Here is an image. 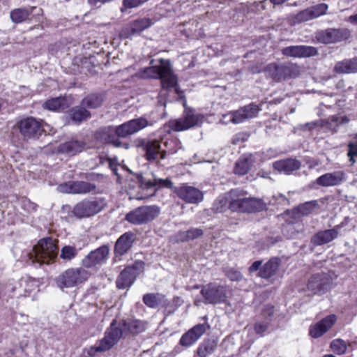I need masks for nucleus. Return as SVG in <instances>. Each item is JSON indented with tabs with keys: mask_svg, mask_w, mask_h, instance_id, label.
Returning a JSON list of instances; mask_svg holds the SVG:
<instances>
[{
	"mask_svg": "<svg viewBox=\"0 0 357 357\" xmlns=\"http://www.w3.org/2000/svg\"><path fill=\"white\" fill-rule=\"evenodd\" d=\"M354 73H357V58L351 59Z\"/></svg>",
	"mask_w": 357,
	"mask_h": 357,
	"instance_id": "obj_57",
	"label": "nucleus"
},
{
	"mask_svg": "<svg viewBox=\"0 0 357 357\" xmlns=\"http://www.w3.org/2000/svg\"><path fill=\"white\" fill-rule=\"evenodd\" d=\"M38 286V282L33 278L26 276L19 281V287H15L17 290L19 296H26L28 294L34 291Z\"/></svg>",
	"mask_w": 357,
	"mask_h": 357,
	"instance_id": "obj_27",
	"label": "nucleus"
},
{
	"mask_svg": "<svg viewBox=\"0 0 357 357\" xmlns=\"http://www.w3.org/2000/svg\"><path fill=\"white\" fill-rule=\"evenodd\" d=\"M45 127H49V125L33 117L22 119L19 123L20 132L26 139L38 138L43 132H46Z\"/></svg>",
	"mask_w": 357,
	"mask_h": 357,
	"instance_id": "obj_11",
	"label": "nucleus"
},
{
	"mask_svg": "<svg viewBox=\"0 0 357 357\" xmlns=\"http://www.w3.org/2000/svg\"><path fill=\"white\" fill-rule=\"evenodd\" d=\"M254 162L253 156L251 154L243 155L235 163L234 172L236 174L243 176L246 174Z\"/></svg>",
	"mask_w": 357,
	"mask_h": 357,
	"instance_id": "obj_28",
	"label": "nucleus"
},
{
	"mask_svg": "<svg viewBox=\"0 0 357 357\" xmlns=\"http://www.w3.org/2000/svg\"><path fill=\"white\" fill-rule=\"evenodd\" d=\"M229 209L232 211L252 213L266 208V204L261 199L247 197V193L238 189L230 191Z\"/></svg>",
	"mask_w": 357,
	"mask_h": 357,
	"instance_id": "obj_3",
	"label": "nucleus"
},
{
	"mask_svg": "<svg viewBox=\"0 0 357 357\" xmlns=\"http://www.w3.org/2000/svg\"><path fill=\"white\" fill-rule=\"evenodd\" d=\"M174 192L188 204H197L202 202L204 199L203 192L200 190L187 184H182L181 186L174 188Z\"/></svg>",
	"mask_w": 357,
	"mask_h": 357,
	"instance_id": "obj_17",
	"label": "nucleus"
},
{
	"mask_svg": "<svg viewBox=\"0 0 357 357\" xmlns=\"http://www.w3.org/2000/svg\"><path fill=\"white\" fill-rule=\"evenodd\" d=\"M135 241V234L130 231L126 232L116 241L114 246L116 256H123L131 248Z\"/></svg>",
	"mask_w": 357,
	"mask_h": 357,
	"instance_id": "obj_25",
	"label": "nucleus"
},
{
	"mask_svg": "<svg viewBox=\"0 0 357 357\" xmlns=\"http://www.w3.org/2000/svg\"><path fill=\"white\" fill-rule=\"evenodd\" d=\"M328 5L326 3H319L310 7L313 18H317L324 15L328 10Z\"/></svg>",
	"mask_w": 357,
	"mask_h": 357,
	"instance_id": "obj_47",
	"label": "nucleus"
},
{
	"mask_svg": "<svg viewBox=\"0 0 357 357\" xmlns=\"http://www.w3.org/2000/svg\"><path fill=\"white\" fill-rule=\"evenodd\" d=\"M138 263H135V265H133L132 266H135V268L137 269V267H136V265H137Z\"/></svg>",
	"mask_w": 357,
	"mask_h": 357,
	"instance_id": "obj_64",
	"label": "nucleus"
},
{
	"mask_svg": "<svg viewBox=\"0 0 357 357\" xmlns=\"http://www.w3.org/2000/svg\"><path fill=\"white\" fill-rule=\"evenodd\" d=\"M151 25L149 19L143 18L132 22L130 25V29L132 34H137Z\"/></svg>",
	"mask_w": 357,
	"mask_h": 357,
	"instance_id": "obj_39",
	"label": "nucleus"
},
{
	"mask_svg": "<svg viewBox=\"0 0 357 357\" xmlns=\"http://www.w3.org/2000/svg\"><path fill=\"white\" fill-rule=\"evenodd\" d=\"M323 357H335V356H334L333 355L330 354V355H324Z\"/></svg>",
	"mask_w": 357,
	"mask_h": 357,
	"instance_id": "obj_59",
	"label": "nucleus"
},
{
	"mask_svg": "<svg viewBox=\"0 0 357 357\" xmlns=\"http://www.w3.org/2000/svg\"><path fill=\"white\" fill-rule=\"evenodd\" d=\"M266 310V312H264V314H267L269 317L273 314V307L272 306H267Z\"/></svg>",
	"mask_w": 357,
	"mask_h": 357,
	"instance_id": "obj_58",
	"label": "nucleus"
},
{
	"mask_svg": "<svg viewBox=\"0 0 357 357\" xmlns=\"http://www.w3.org/2000/svg\"><path fill=\"white\" fill-rule=\"evenodd\" d=\"M312 19L314 18L310 9V8H307V9H305L295 15L292 18V22L294 24H300Z\"/></svg>",
	"mask_w": 357,
	"mask_h": 357,
	"instance_id": "obj_44",
	"label": "nucleus"
},
{
	"mask_svg": "<svg viewBox=\"0 0 357 357\" xmlns=\"http://www.w3.org/2000/svg\"><path fill=\"white\" fill-rule=\"evenodd\" d=\"M137 146L145 153V158L149 161L164 159L167 152L173 154L177 152L176 149L162 150L160 141L158 139H143L139 141Z\"/></svg>",
	"mask_w": 357,
	"mask_h": 357,
	"instance_id": "obj_9",
	"label": "nucleus"
},
{
	"mask_svg": "<svg viewBox=\"0 0 357 357\" xmlns=\"http://www.w3.org/2000/svg\"><path fill=\"white\" fill-rule=\"evenodd\" d=\"M148 0H123V4L126 8H132L140 6Z\"/></svg>",
	"mask_w": 357,
	"mask_h": 357,
	"instance_id": "obj_53",
	"label": "nucleus"
},
{
	"mask_svg": "<svg viewBox=\"0 0 357 357\" xmlns=\"http://www.w3.org/2000/svg\"><path fill=\"white\" fill-rule=\"evenodd\" d=\"M347 180L346 173L343 171H335L324 174L316 179V183L322 187L340 185Z\"/></svg>",
	"mask_w": 357,
	"mask_h": 357,
	"instance_id": "obj_21",
	"label": "nucleus"
},
{
	"mask_svg": "<svg viewBox=\"0 0 357 357\" xmlns=\"http://www.w3.org/2000/svg\"><path fill=\"white\" fill-rule=\"evenodd\" d=\"M349 121V119L346 116H331L328 119V122L331 128H335L340 124L347 123Z\"/></svg>",
	"mask_w": 357,
	"mask_h": 357,
	"instance_id": "obj_50",
	"label": "nucleus"
},
{
	"mask_svg": "<svg viewBox=\"0 0 357 357\" xmlns=\"http://www.w3.org/2000/svg\"><path fill=\"white\" fill-rule=\"evenodd\" d=\"M317 205L316 201L307 202L298 207V211L303 215H307L313 211Z\"/></svg>",
	"mask_w": 357,
	"mask_h": 357,
	"instance_id": "obj_46",
	"label": "nucleus"
},
{
	"mask_svg": "<svg viewBox=\"0 0 357 357\" xmlns=\"http://www.w3.org/2000/svg\"><path fill=\"white\" fill-rule=\"evenodd\" d=\"M230 115L231 112L223 114L220 119V122L225 124L228 123L229 122H231L230 121H229V119H230Z\"/></svg>",
	"mask_w": 357,
	"mask_h": 357,
	"instance_id": "obj_55",
	"label": "nucleus"
},
{
	"mask_svg": "<svg viewBox=\"0 0 357 357\" xmlns=\"http://www.w3.org/2000/svg\"><path fill=\"white\" fill-rule=\"evenodd\" d=\"M170 143H176V140H171Z\"/></svg>",
	"mask_w": 357,
	"mask_h": 357,
	"instance_id": "obj_62",
	"label": "nucleus"
},
{
	"mask_svg": "<svg viewBox=\"0 0 357 357\" xmlns=\"http://www.w3.org/2000/svg\"><path fill=\"white\" fill-rule=\"evenodd\" d=\"M268 327V321L267 320L257 321L255 325V331L256 333L263 335Z\"/></svg>",
	"mask_w": 357,
	"mask_h": 357,
	"instance_id": "obj_52",
	"label": "nucleus"
},
{
	"mask_svg": "<svg viewBox=\"0 0 357 357\" xmlns=\"http://www.w3.org/2000/svg\"><path fill=\"white\" fill-rule=\"evenodd\" d=\"M217 343L214 340H204L199 346L197 350L199 357H207L215 349Z\"/></svg>",
	"mask_w": 357,
	"mask_h": 357,
	"instance_id": "obj_35",
	"label": "nucleus"
},
{
	"mask_svg": "<svg viewBox=\"0 0 357 357\" xmlns=\"http://www.w3.org/2000/svg\"><path fill=\"white\" fill-rule=\"evenodd\" d=\"M122 335V327L117 325L116 320H113L109 328L105 331L104 337L98 341L95 345L84 349L85 356L95 357L98 353L109 351L118 343Z\"/></svg>",
	"mask_w": 357,
	"mask_h": 357,
	"instance_id": "obj_4",
	"label": "nucleus"
},
{
	"mask_svg": "<svg viewBox=\"0 0 357 357\" xmlns=\"http://www.w3.org/2000/svg\"><path fill=\"white\" fill-rule=\"evenodd\" d=\"M67 100L63 97H57L45 101L43 107L50 111L63 110L68 107Z\"/></svg>",
	"mask_w": 357,
	"mask_h": 357,
	"instance_id": "obj_34",
	"label": "nucleus"
},
{
	"mask_svg": "<svg viewBox=\"0 0 357 357\" xmlns=\"http://www.w3.org/2000/svg\"><path fill=\"white\" fill-rule=\"evenodd\" d=\"M338 236V230L337 228L326 229L319 231L312 238V241L317 245H321L328 243L336 238Z\"/></svg>",
	"mask_w": 357,
	"mask_h": 357,
	"instance_id": "obj_30",
	"label": "nucleus"
},
{
	"mask_svg": "<svg viewBox=\"0 0 357 357\" xmlns=\"http://www.w3.org/2000/svg\"><path fill=\"white\" fill-rule=\"evenodd\" d=\"M97 186L92 183L84 181H70L58 186V190L63 193L85 195L98 192Z\"/></svg>",
	"mask_w": 357,
	"mask_h": 357,
	"instance_id": "obj_14",
	"label": "nucleus"
},
{
	"mask_svg": "<svg viewBox=\"0 0 357 357\" xmlns=\"http://www.w3.org/2000/svg\"><path fill=\"white\" fill-rule=\"evenodd\" d=\"M137 276L135 266H128L124 268L116 280V287L119 289L130 287L134 282Z\"/></svg>",
	"mask_w": 357,
	"mask_h": 357,
	"instance_id": "obj_26",
	"label": "nucleus"
},
{
	"mask_svg": "<svg viewBox=\"0 0 357 357\" xmlns=\"http://www.w3.org/2000/svg\"><path fill=\"white\" fill-rule=\"evenodd\" d=\"M331 348L334 352L340 355L346 351L347 346L343 340L336 339L332 341Z\"/></svg>",
	"mask_w": 357,
	"mask_h": 357,
	"instance_id": "obj_48",
	"label": "nucleus"
},
{
	"mask_svg": "<svg viewBox=\"0 0 357 357\" xmlns=\"http://www.w3.org/2000/svg\"><path fill=\"white\" fill-rule=\"evenodd\" d=\"M153 125V121H149L146 118L140 117L130 120L116 127L101 128L95 133V137L100 142L112 144L116 147H123L128 149L130 146L129 144L121 142L118 137H126Z\"/></svg>",
	"mask_w": 357,
	"mask_h": 357,
	"instance_id": "obj_1",
	"label": "nucleus"
},
{
	"mask_svg": "<svg viewBox=\"0 0 357 357\" xmlns=\"http://www.w3.org/2000/svg\"><path fill=\"white\" fill-rule=\"evenodd\" d=\"M163 296L159 294H146L143 297V301L146 305L151 308H155L162 301Z\"/></svg>",
	"mask_w": 357,
	"mask_h": 357,
	"instance_id": "obj_42",
	"label": "nucleus"
},
{
	"mask_svg": "<svg viewBox=\"0 0 357 357\" xmlns=\"http://www.w3.org/2000/svg\"><path fill=\"white\" fill-rule=\"evenodd\" d=\"M203 119L204 116L197 113L195 110L185 109L182 117L169 121L164 128L165 129H166L167 127L169 128V129L167 130L168 132H169L170 130L180 132L195 126H200L203 122Z\"/></svg>",
	"mask_w": 357,
	"mask_h": 357,
	"instance_id": "obj_7",
	"label": "nucleus"
},
{
	"mask_svg": "<svg viewBox=\"0 0 357 357\" xmlns=\"http://www.w3.org/2000/svg\"><path fill=\"white\" fill-rule=\"evenodd\" d=\"M300 167V162L295 159L282 160L273 163L275 169L283 172L285 174H291L294 171L298 169Z\"/></svg>",
	"mask_w": 357,
	"mask_h": 357,
	"instance_id": "obj_29",
	"label": "nucleus"
},
{
	"mask_svg": "<svg viewBox=\"0 0 357 357\" xmlns=\"http://www.w3.org/2000/svg\"><path fill=\"white\" fill-rule=\"evenodd\" d=\"M160 65L152 66L142 69L139 76L143 79H160L162 88L169 89L176 86L177 78L172 73L170 64L163 59L160 60Z\"/></svg>",
	"mask_w": 357,
	"mask_h": 357,
	"instance_id": "obj_5",
	"label": "nucleus"
},
{
	"mask_svg": "<svg viewBox=\"0 0 357 357\" xmlns=\"http://www.w3.org/2000/svg\"><path fill=\"white\" fill-rule=\"evenodd\" d=\"M142 184L148 188H153L155 190L162 188H168L174 190L175 188L173 183L169 178H160L153 177V179L148 181H142Z\"/></svg>",
	"mask_w": 357,
	"mask_h": 357,
	"instance_id": "obj_32",
	"label": "nucleus"
},
{
	"mask_svg": "<svg viewBox=\"0 0 357 357\" xmlns=\"http://www.w3.org/2000/svg\"><path fill=\"white\" fill-rule=\"evenodd\" d=\"M348 20L353 24H357V14L349 16Z\"/></svg>",
	"mask_w": 357,
	"mask_h": 357,
	"instance_id": "obj_56",
	"label": "nucleus"
},
{
	"mask_svg": "<svg viewBox=\"0 0 357 357\" xmlns=\"http://www.w3.org/2000/svg\"><path fill=\"white\" fill-rule=\"evenodd\" d=\"M331 284L330 275L321 272L311 276L307 284V290L312 295H322L330 290Z\"/></svg>",
	"mask_w": 357,
	"mask_h": 357,
	"instance_id": "obj_12",
	"label": "nucleus"
},
{
	"mask_svg": "<svg viewBox=\"0 0 357 357\" xmlns=\"http://www.w3.org/2000/svg\"><path fill=\"white\" fill-rule=\"evenodd\" d=\"M85 145L84 141L71 139L61 143L57 147V152L68 156H73L82 152Z\"/></svg>",
	"mask_w": 357,
	"mask_h": 357,
	"instance_id": "obj_24",
	"label": "nucleus"
},
{
	"mask_svg": "<svg viewBox=\"0 0 357 357\" xmlns=\"http://www.w3.org/2000/svg\"><path fill=\"white\" fill-rule=\"evenodd\" d=\"M337 317L330 314L319 322L310 327L309 333L311 337L318 338L326 333L336 322Z\"/></svg>",
	"mask_w": 357,
	"mask_h": 357,
	"instance_id": "obj_22",
	"label": "nucleus"
},
{
	"mask_svg": "<svg viewBox=\"0 0 357 357\" xmlns=\"http://www.w3.org/2000/svg\"><path fill=\"white\" fill-rule=\"evenodd\" d=\"M282 54L289 57L305 58L317 55V50L308 45H291L283 48Z\"/></svg>",
	"mask_w": 357,
	"mask_h": 357,
	"instance_id": "obj_20",
	"label": "nucleus"
},
{
	"mask_svg": "<svg viewBox=\"0 0 357 357\" xmlns=\"http://www.w3.org/2000/svg\"><path fill=\"white\" fill-rule=\"evenodd\" d=\"M201 294L204 299V303L208 304L225 303L228 297L227 287L216 283H209L203 286Z\"/></svg>",
	"mask_w": 357,
	"mask_h": 357,
	"instance_id": "obj_10",
	"label": "nucleus"
},
{
	"mask_svg": "<svg viewBox=\"0 0 357 357\" xmlns=\"http://www.w3.org/2000/svg\"><path fill=\"white\" fill-rule=\"evenodd\" d=\"M109 253V247L102 245L86 255L82 260V265L85 268H97L106 262Z\"/></svg>",
	"mask_w": 357,
	"mask_h": 357,
	"instance_id": "obj_15",
	"label": "nucleus"
},
{
	"mask_svg": "<svg viewBox=\"0 0 357 357\" xmlns=\"http://www.w3.org/2000/svg\"><path fill=\"white\" fill-rule=\"evenodd\" d=\"M261 261H255L249 268V271L250 273L257 271L258 270L260 271V268H261Z\"/></svg>",
	"mask_w": 357,
	"mask_h": 357,
	"instance_id": "obj_54",
	"label": "nucleus"
},
{
	"mask_svg": "<svg viewBox=\"0 0 357 357\" xmlns=\"http://www.w3.org/2000/svg\"><path fill=\"white\" fill-rule=\"evenodd\" d=\"M334 71L340 74L354 73L351 59L337 62L334 67Z\"/></svg>",
	"mask_w": 357,
	"mask_h": 357,
	"instance_id": "obj_41",
	"label": "nucleus"
},
{
	"mask_svg": "<svg viewBox=\"0 0 357 357\" xmlns=\"http://www.w3.org/2000/svg\"><path fill=\"white\" fill-rule=\"evenodd\" d=\"M36 8L32 7L31 9L26 8H16L13 10L10 13L11 20L16 24L22 23L27 20L32 13L33 9Z\"/></svg>",
	"mask_w": 357,
	"mask_h": 357,
	"instance_id": "obj_36",
	"label": "nucleus"
},
{
	"mask_svg": "<svg viewBox=\"0 0 357 357\" xmlns=\"http://www.w3.org/2000/svg\"><path fill=\"white\" fill-rule=\"evenodd\" d=\"M210 328L207 323L198 324L182 335L179 343L183 347H188L195 343Z\"/></svg>",
	"mask_w": 357,
	"mask_h": 357,
	"instance_id": "obj_19",
	"label": "nucleus"
},
{
	"mask_svg": "<svg viewBox=\"0 0 357 357\" xmlns=\"http://www.w3.org/2000/svg\"><path fill=\"white\" fill-rule=\"evenodd\" d=\"M204 234L203 230L199 228H191L187 231H181L178 234V238L182 241L193 240Z\"/></svg>",
	"mask_w": 357,
	"mask_h": 357,
	"instance_id": "obj_40",
	"label": "nucleus"
},
{
	"mask_svg": "<svg viewBox=\"0 0 357 357\" xmlns=\"http://www.w3.org/2000/svg\"><path fill=\"white\" fill-rule=\"evenodd\" d=\"M91 273L82 267L69 268L60 274L55 280L56 285L61 289L73 288L86 282Z\"/></svg>",
	"mask_w": 357,
	"mask_h": 357,
	"instance_id": "obj_6",
	"label": "nucleus"
},
{
	"mask_svg": "<svg viewBox=\"0 0 357 357\" xmlns=\"http://www.w3.org/2000/svg\"><path fill=\"white\" fill-rule=\"evenodd\" d=\"M57 250L58 247L52 238H43L27 253V261L33 265L48 264L56 257Z\"/></svg>",
	"mask_w": 357,
	"mask_h": 357,
	"instance_id": "obj_2",
	"label": "nucleus"
},
{
	"mask_svg": "<svg viewBox=\"0 0 357 357\" xmlns=\"http://www.w3.org/2000/svg\"><path fill=\"white\" fill-rule=\"evenodd\" d=\"M261 109L257 105L250 103L240 109L231 112L229 121L234 124H238L246 120L255 118Z\"/></svg>",
	"mask_w": 357,
	"mask_h": 357,
	"instance_id": "obj_18",
	"label": "nucleus"
},
{
	"mask_svg": "<svg viewBox=\"0 0 357 357\" xmlns=\"http://www.w3.org/2000/svg\"><path fill=\"white\" fill-rule=\"evenodd\" d=\"M230 192L224 196H220L214 204L215 209L219 212H223L226 208H229Z\"/></svg>",
	"mask_w": 357,
	"mask_h": 357,
	"instance_id": "obj_45",
	"label": "nucleus"
},
{
	"mask_svg": "<svg viewBox=\"0 0 357 357\" xmlns=\"http://www.w3.org/2000/svg\"><path fill=\"white\" fill-rule=\"evenodd\" d=\"M264 70L277 82L296 76V67L292 65L272 63L267 65Z\"/></svg>",
	"mask_w": 357,
	"mask_h": 357,
	"instance_id": "obj_13",
	"label": "nucleus"
},
{
	"mask_svg": "<svg viewBox=\"0 0 357 357\" xmlns=\"http://www.w3.org/2000/svg\"><path fill=\"white\" fill-rule=\"evenodd\" d=\"M280 264V260L279 258H271L261 266L259 272V276L265 279L271 278L276 274Z\"/></svg>",
	"mask_w": 357,
	"mask_h": 357,
	"instance_id": "obj_31",
	"label": "nucleus"
},
{
	"mask_svg": "<svg viewBox=\"0 0 357 357\" xmlns=\"http://www.w3.org/2000/svg\"><path fill=\"white\" fill-rule=\"evenodd\" d=\"M122 327L123 331L128 330L132 334H138L144 331L146 328V324L141 320L134 319L128 321H125L123 324H119Z\"/></svg>",
	"mask_w": 357,
	"mask_h": 357,
	"instance_id": "obj_33",
	"label": "nucleus"
},
{
	"mask_svg": "<svg viewBox=\"0 0 357 357\" xmlns=\"http://www.w3.org/2000/svg\"><path fill=\"white\" fill-rule=\"evenodd\" d=\"M103 102V98L101 94H90L82 100V105L91 109L100 107Z\"/></svg>",
	"mask_w": 357,
	"mask_h": 357,
	"instance_id": "obj_38",
	"label": "nucleus"
},
{
	"mask_svg": "<svg viewBox=\"0 0 357 357\" xmlns=\"http://www.w3.org/2000/svg\"><path fill=\"white\" fill-rule=\"evenodd\" d=\"M100 176L99 175H97L96 176L93 178H92V180H96V178H98Z\"/></svg>",
	"mask_w": 357,
	"mask_h": 357,
	"instance_id": "obj_60",
	"label": "nucleus"
},
{
	"mask_svg": "<svg viewBox=\"0 0 357 357\" xmlns=\"http://www.w3.org/2000/svg\"><path fill=\"white\" fill-rule=\"evenodd\" d=\"M280 197L282 198V200H284L285 199V197L283 196V195H280Z\"/></svg>",
	"mask_w": 357,
	"mask_h": 357,
	"instance_id": "obj_61",
	"label": "nucleus"
},
{
	"mask_svg": "<svg viewBox=\"0 0 357 357\" xmlns=\"http://www.w3.org/2000/svg\"><path fill=\"white\" fill-rule=\"evenodd\" d=\"M160 213V209L156 205L144 206L128 213L125 220L134 225H142L154 220Z\"/></svg>",
	"mask_w": 357,
	"mask_h": 357,
	"instance_id": "obj_8",
	"label": "nucleus"
},
{
	"mask_svg": "<svg viewBox=\"0 0 357 357\" xmlns=\"http://www.w3.org/2000/svg\"><path fill=\"white\" fill-rule=\"evenodd\" d=\"M349 35L346 29H328L319 33V40L326 44L334 43L347 39Z\"/></svg>",
	"mask_w": 357,
	"mask_h": 357,
	"instance_id": "obj_23",
	"label": "nucleus"
},
{
	"mask_svg": "<svg viewBox=\"0 0 357 357\" xmlns=\"http://www.w3.org/2000/svg\"><path fill=\"white\" fill-rule=\"evenodd\" d=\"M225 273L226 276L231 281H240L243 278L241 273L234 268H227Z\"/></svg>",
	"mask_w": 357,
	"mask_h": 357,
	"instance_id": "obj_49",
	"label": "nucleus"
},
{
	"mask_svg": "<svg viewBox=\"0 0 357 357\" xmlns=\"http://www.w3.org/2000/svg\"><path fill=\"white\" fill-rule=\"evenodd\" d=\"M348 156L350 158V161L354 163V158H357V135L354 139L349 144Z\"/></svg>",
	"mask_w": 357,
	"mask_h": 357,
	"instance_id": "obj_51",
	"label": "nucleus"
},
{
	"mask_svg": "<svg viewBox=\"0 0 357 357\" xmlns=\"http://www.w3.org/2000/svg\"><path fill=\"white\" fill-rule=\"evenodd\" d=\"M77 252L75 246L65 245L61 248L60 257L66 261H71L77 255Z\"/></svg>",
	"mask_w": 357,
	"mask_h": 357,
	"instance_id": "obj_43",
	"label": "nucleus"
},
{
	"mask_svg": "<svg viewBox=\"0 0 357 357\" xmlns=\"http://www.w3.org/2000/svg\"><path fill=\"white\" fill-rule=\"evenodd\" d=\"M168 144H169V142H166L165 143V146H168Z\"/></svg>",
	"mask_w": 357,
	"mask_h": 357,
	"instance_id": "obj_63",
	"label": "nucleus"
},
{
	"mask_svg": "<svg viewBox=\"0 0 357 357\" xmlns=\"http://www.w3.org/2000/svg\"><path fill=\"white\" fill-rule=\"evenodd\" d=\"M102 206L101 201L84 199L74 206L73 213L79 218H87L99 213Z\"/></svg>",
	"mask_w": 357,
	"mask_h": 357,
	"instance_id": "obj_16",
	"label": "nucleus"
},
{
	"mask_svg": "<svg viewBox=\"0 0 357 357\" xmlns=\"http://www.w3.org/2000/svg\"><path fill=\"white\" fill-rule=\"evenodd\" d=\"M70 115L72 121L78 124L88 119L90 116V113L82 107H76L70 110Z\"/></svg>",
	"mask_w": 357,
	"mask_h": 357,
	"instance_id": "obj_37",
	"label": "nucleus"
}]
</instances>
